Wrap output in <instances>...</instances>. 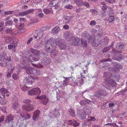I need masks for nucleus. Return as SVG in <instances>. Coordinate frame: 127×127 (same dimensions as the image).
I'll use <instances>...</instances> for the list:
<instances>
[{
    "label": "nucleus",
    "instance_id": "f257e3e1",
    "mask_svg": "<svg viewBox=\"0 0 127 127\" xmlns=\"http://www.w3.org/2000/svg\"><path fill=\"white\" fill-rule=\"evenodd\" d=\"M31 51L32 54H27L26 56L21 57V61H24V60H25L27 63H31L33 61L32 59L35 61H37L39 59V57L44 56V54L42 50L37 51V50L33 48H32Z\"/></svg>",
    "mask_w": 127,
    "mask_h": 127
},
{
    "label": "nucleus",
    "instance_id": "f03ea898",
    "mask_svg": "<svg viewBox=\"0 0 127 127\" xmlns=\"http://www.w3.org/2000/svg\"><path fill=\"white\" fill-rule=\"evenodd\" d=\"M56 47L55 39L51 38L46 41L44 46L45 49L48 52H51V50L52 48L55 49Z\"/></svg>",
    "mask_w": 127,
    "mask_h": 127
},
{
    "label": "nucleus",
    "instance_id": "7ed1b4c3",
    "mask_svg": "<svg viewBox=\"0 0 127 127\" xmlns=\"http://www.w3.org/2000/svg\"><path fill=\"white\" fill-rule=\"evenodd\" d=\"M55 40L56 45H57L60 49H64L66 48V44L63 40L60 39H55Z\"/></svg>",
    "mask_w": 127,
    "mask_h": 127
},
{
    "label": "nucleus",
    "instance_id": "20e7f679",
    "mask_svg": "<svg viewBox=\"0 0 127 127\" xmlns=\"http://www.w3.org/2000/svg\"><path fill=\"white\" fill-rule=\"evenodd\" d=\"M7 56L5 52H2L0 55V65L2 67L5 66L6 65V62L7 61Z\"/></svg>",
    "mask_w": 127,
    "mask_h": 127
},
{
    "label": "nucleus",
    "instance_id": "39448f33",
    "mask_svg": "<svg viewBox=\"0 0 127 127\" xmlns=\"http://www.w3.org/2000/svg\"><path fill=\"white\" fill-rule=\"evenodd\" d=\"M49 117L50 119H54V118H57L60 116V114L57 110H55L50 112L49 115Z\"/></svg>",
    "mask_w": 127,
    "mask_h": 127
},
{
    "label": "nucleus",
    "instance_id": "423d86ee",
    "mask_svg": "<svg viewBox=\"0 0 127 127\" xmlns=\"http://www.w3.org/2000/svg\"><path fill=\"white\" fill-rule=\"evenodd\" d=\"M41 92V91L38 88H33L29 91L28 95H39Z\"/></svg>",
    "mask_w": 127,
    "mask_h": 127
},
{
    "label": "nucleus",
    "instance_id": "0eeeda50",
    "mask_svg": "<svg viewBox=\"0 0 127 127\" xmlns=\"http://www.w3.org/2000/svg\"><path fill=\"white\" fill-rule=\"evenodd\" d=\"M105 83H106L105 86L106 88L110 90L112 89V87L115 86L117 85L116 82L110 79L108 82H105Z\"/></svg>",
    "mask_w": 127,
    "mask_h": 127
},
{
    "label": "nucleus",
    "instance_id": "6e6552de",
    "mask_svg": "<svg viewBox=\"0 0 127 127\" xmlns=\"http://www.w3.org/2000/svg\"><path fill=\"white\" fill-rule=\"evenodd\" d=\"M22 60H21V61L22 64L24 65V66H21L19 65H18L16 68V71L17 72H19L23 68H25L27 66V64L28 65V66H29V64L28 63L26 62L25 60H24V61L22 62L21 61Z\"/></svg>",
    "mask_w": 127,
    "mask_h": 127
},
{
    "label": "nucleus",
    "instance_id": "1a4fd4ad",
    "mask_svg": "<svg viewBox=\"0 0 127 127\" xmlns=\"http://www.w3.org/2000/svg\"><path fill=\"white\" fill-rule=\"evenodd\" d=\"M34 81L33 77L30 76L25 79L23 80L24 83L27 85H32Z\"/></svg>",
    "mask_w": 127,
    "mask_h": 127
},
{
    "label": "nucleus",
    "instance_id": "9d476101",
    "mask_svg": "<svg viewBox=\"0 0 127 127\" xmlns=\"http://www.w3.org/2000/svg\"><path fill=\"white\" fill-rule=\"evenodd\" d=\"M35 33H36L33 36V37L37 39L41 38L44 34V32L42 30L36 31Z\"/></svg>",
    "mask_w": 127,
    "mask_h": 127
},
{
    "label": "nucleus",
    "instance_id": "9b49d317",
    "mask_svg": "<svg viewBox=\"0 0 127 127\" xmlns=\"http://www.w3.org/2000/svg\"><path fill=\"white\" fill-rule=\"evenodd\" d=\"M36 98L41 100L42 103L44 105L46 104L48 101V98L45 95H41L39 96H38Z\"/></svg>",
    "mask_w": 127,
    "mask_h": 127
},
{
    "label": "nucleus",
    "instance_id": "f8f14e48",
    "mask_svg": "<svg viewBox=\"0 0 127 127\" xmlns=\"http://www.w3.org/2000/svg\"><path fill=\"white\" fill-rule=\"evenodd\" d=\"M73 36V34L68 32H65L64 35V37L65 39L68 41H72Z\"/></svg>",
    "mask_w": 127,
    "mask_h": 127
},
{
    "label": "nucleus",
    "instance_id": "ddd939ff",
    "mask_svg": "<svg viewBox=\"0 0 127 127\" xmlns=\"http://www.w3.org/2000/svg\"><path fill=\"white\" fill-rule=\"evenodd\" d=\"M83 78H85L84 76L82 75V74H81V77H78L76 79L75 83L78 86L82 85L83 83Z\"/></svg>",
    "mask_w": 127,
    "mask_h": 127
},
{
    "label": "nucleus",
    "instance_id": "4468645a",
    "mask_svg": "<svg viewBox=\"0 0 127 127\" xmlns=\"http://www.w3.org/2000/svg\"><path fill=\"white\" fill-rule=\"evenodd\" d=\"M71 42L72 44L74 46L77 45L79 44L81 41V39L79 38L73 37Z\"/></svg>",
    "mask_w": 127,
    "mask_h": 127
},
{
    "label": "nucleus",
    "instance_id": "2eb2a0df",
    "mask_svg": "<svg viewBox=\"0 0 127 127\" xmlns=\"http://www.w3.org/2000/svg\"><path fill=\"white\" fill-rule=\"evenodd\" d=\"M63 18L64 19L63 20V22L64 24H66L69 22L72 18L71 16H69L67 15H64L63 16Z\"/></svg>",
    "mask_w": 127,
    "mask_h": 127
},
{
    "label": "nucleus",
    "instance_id": "dca6fc26",
    "mask_svg": "<svg viewBox=\"0 0 127 127\" xmlns=\"http://www.w3.org/2000/svg\"><path fill=\"white\" fill-rule=\"evenodd\" d=\"M22 108L23 109L26 110L28 111H29L33 110L34 109L33 106L29 105L28 106H27L26 104L22 106Z\"/></svg>",
    "mask_w": 127,
    "mask_h": 127
},
{
    "label": "nucleus",
    "instance_id": "f3484780",
    "mask_svg": "<svg viewBox=\"0 0 127 127\" xmlns=\"http://www.w3.org/2000/svg\"><path fill=\"white\" fill-rule=\"evenodd\" d=\"M14 118V117L11 114H9L6 117L5 122L6 123H9L11 121H13Z\"/></svg>",
    "mask_w": 127,
    "mask_h": 127
},
{
    "label": "nucleus",
    "instance_id": "a211bd4d",
    "mask_svg": "<svg viewBox=\"0 0 127 127\" xmlns=\"http://www.w3.org/2000/svg\"><path fill=\"white\" fill-rule=\"evenodd\" d=\"M106 94V92L104 90H101L99 92H96L95 96L96 97H99L101 95L104 96Z\"/></svg>",
    "mask_w": 127,
    "mask_h": 127
},
{
    "label": "nucleus",
    "instance_id": "6ab92c4d",
    "mask_svg": "<svg viewBox=\"0 0 127 127\" xmlns=\"http://www.w3.org/2000/svg\"><path fill=\"white\" fill-rule=\"evenodd\" d=\"M51 62V60L48 58H45L41 61V64L44 65H47Z\"/></svg>",
    "mask_w": 127,
    "mask_h": 127
},
{
    "label": "nucleus",
    "instance_id": "aec40b11",
    "mask_svg": "<svg viewBox=\"0 0 127 127\" xmlns=\"http://www.w3.org/2000/svg\"><path fill=\"white\" fill-rule=\"evenodd\" d=\"M8 39H9V41H7V43H12L14 44H17V40L14 38L12 36H8Z\"/></svg>",
    "mask_w": 127,
    "mask_h": 127
},
{
    "label": "nucleus",
    "instance_id": "412c9836",
    "mask_svg": "<svg viewBox=\"0 0 127 127\" xmlns=\"http://www.w3.org/2000/svg\"><path fill=\"white\" fill-rule=\"evenodd\" d=\"M40 111L38 110H36L34 113L33 117V119L36 120L38 118L40 114Z\"/></svg>",
    "mask_w": 127,
    "mask_h": 127
},
{
    "label": "nucleus",
    "instance_id": "4be33fe9",
    "mask_svg": "<svg viewBox=\"0 0 127 127\" xmlns=\"http://www.w3.org/2000/svg\"><path fill=\"white\" fill-rule=\"evenodd\" d=\"M60 2H58V3H50L49 5V6H54L55 8L58 10L60 9L61 7V6L59 4Z\"/></svg>",
    "mask_w": 127,
    "mask_h": 127
},
{
    "label": "nucleus",
    "instance_id": "5701e85b",
    "mask_svg": "<svg viewBox=\"0 0 127 127\" xmlns=\"http://www.w3.org/2000/svg\"><path fill=\"white\" fill-rule=\"evenodd\" d=\"M68 123L70 125H73L74 127L77 126L79 124V123L77 121L74 120H69Z\"/></svg>",
    "mask_w": 127,
    "mask_h": 127
},
{
    "label": "nucleus",
    "instance_id": "b1692460",
    "mask_svg": "<svg viewBox=\"0 0 127 127\" xmlns=\"http://www.w3.org/2000/svg\"><path fill=\"white\" fill-rule=\"evenodd\" d=\"M40 74V72L37 68H34L32 75L35 76H39Z\"/></svg>",
    "mask_w": 127,
    "mask_h": 127
},
{
    "label": "nucleus",
    "instance_id": "393cba45",
    "mask_svg": "<svg viewBox=\"0 0 127 127\" xmlns=\"http://www.w3.org/2000/svg\"><path fill=\"white\" fill-rule=\"evenodd\" d=\"M60 29L58 27H56L53 29H52V32L54 34H56L58 33L60 31Z\"/></svg>",
    "mask_w": 127,
    "mask_h": 127
},
{
    "label": "nucleus",
    "instance_id": "a878e982",
    "mask_svg": "<svg viewBox=\"0 0 127 127\" xmlns=\"http://www.w3.org/2000/svg\"><path fill=\"white\" fill-rule=\"evenodd\" d=\"M20 115L22 117L21 118H22L23 120L29 119L31 117L30 115L29 114H27L25 115L23 114H20Z\"/></svg>",
    "mask_w": 127,
    "mask_h": 127
},
{
    "label": "nucleus",
    "instance_id": "bb28decb",
    "mask_svg": "<svg viewBox=\"0 0 127 127\" xmlns=\"http://www.w3.org/2000/svg\"><path fill=\"white\" fill-rule=\"evenodd\" d=\"M109 39L106 37H103L101 40L100 42L102 43L107 45L108 43Z\"/></svg>",
    "mask_w": 127,
    "mask_h": 127
},
{
    "label": "nucleus",
    "instance_id": "cd10ccee",
    "mask_svg": "<svg viewBox=\"0 0 127 127\" xmlns=\"http://www.w3.org/2000/svg\"><path fill=\"white\" fill-rule=\"evenodd\" d=\"M26 71L28 74H32L34 68L31 67L26 68Z\"/></svg>",
    "mask_w": 127,
    "mask_h": 127
},
{
    "label": "nucleus",
    "instance_id": "c85d7f7f",
    "mask_svg": "<svg viewBox=\"0 0 127 127\" xmlns=\"http://www.w3.org/2000/svg\"><path fill=\"white\" fill-rule=\"evenodd\" d=\"M0 94H1L3 95L4 96H5V95L8 93V92L7 90L5 88H2L0 90Z\"/></svg>",
    "mask_w": 127,
    "mask_h": 127
},
{
    "label": "nucleus",
    "instance_id": "c756f323",
    "mask_svg": "<svg viewBox=\"0 0 127 127\" xmlns=\"http://www.w3.org/2000/svg\"><path fill=\"white\" fill-rule=\"evenodd\" d=\"M12 106L14 110H16L19 108L18 103L17 102H14L12 105Z\"/></svg>",
    "mask_w": 127,
    "mask_h": 127
},
{
    "label": "nucleus",
    "instance_id": "7c9ffc66",
    "mask_svg": "<svg viewBox=\"0 0 127 127\" xmlns=\"http://www.w3.org/2000/svg\"><path fill=\"white\" fill-rule=\"evenodd\" d=\"M75 2L78 6H81L82 5L83 2L82 1L80 0H75Z\"/></svg>",
    "mask_w": 127,
    "mask_h": 127
},
{
    "label": "nucleus",
    "instance_id": "2f4dec72",
    "mask_svg": "<svg viewBox=\"0 0 127 127\" xmlns=\"http://www.w3.org/2000/svg\"><path fill=\"white\" fill-rule=\"evenodd\" d=\"M108 13L109 16H113V12L111 7L108 8Z\"/></svg>",
    "mask_w": 127,
    "mask_h": 127
},
{
    "label": "nucleus",
    "instance_id": "473e14b6",
    "mask_svg": "<svg viewBox=\"0 0 127 127\" xmlns=\"http://www.w3.org/2000/svg\"><path fill=\"white\" fill-rule=\"evenodd\" d=\"M81 44L83 47H86L87 45V41L84 39L81 40Z\"/></svg>",
    "mask_w": 127,
    "mask_h": 127
},
{
    "label": "nucleus",
    "instance_id": "72a5a7b5",
    "mask_svg": "<svg viewBox=\"0 0 127 127\" xmlns=\"http://www.w3.org/2000/svg\"><path fill=\"white\" fill-rule=\"evenodd\" d=\"M51 51V52H50V53H52V55H53L54 56H57L58 54V52L56 50H55V49L52 48Z\"/></svg>",
    "mask_w": 127,
    "mask_h": 127
},
{
    "label": "nucleus",
    "instance_id": "f704fd0d",
    "mask_svg": "<svg viewBox=\"0 0 127 127\" xmlns=\"http://www.w3.org/2000/svg\"><path fill=\"white\" fill-rule=\"evenodd\" d=\"M99 44L97 40L95 39L92 43V45L93 46H98Z\"/></svg>",
    "mask_w": 127,
    "mask_h": 127
},
{
    "label": "nucleus",
    "instance_id": "c9c22d12",
    "mask_svg": "<svg viewBox=\"0 0 127 127\" xmlns=\"http://www.w3.org/2000/svg\"><path fill=\"white\" fill-rule=\"evenodd\" d=\"M82 34L83 36L84 37L87 38L89 36L88 32L87 31H85L83 32Z\"/></svg>",
    "mask_w": 127,
    "mask_h": 127
},
{
    "label": "nucleus",
    "instance_id": "e433bc0d",
    "mask_svg": "<svg viewBox=\"0 0 127 127\" xmlns=\"http://www.w3.org/2000/svg\"><path fill=\"white\" fill-rule=\"evenodd\" d=\"M12 65L11 63L7 62L6 63V64L5 66L8 69H11L12 68Z\"/></svg>",
    "mask_w": 127,
    "mask_h": 127
},
{
    "label": "nucleus",
    "instance_id": "4c0bfd02",
    "mask_svg": "<svg viewBox=\"0 0 127 127\" xmlns=\"http://www.w3.org/2000/svg\"><path fill=\"white\" fill-rule=\"evenodd\" d=\"M88 103H89L86 100H81L80 101V104L81 105H86Z\"/></svg>",
    "mask_w": 127,
    "mask_h": 127
},
{
    "label": "nucleus",
    "instance_id": "58836bf2",
    "mask_svg": "<svg viewBox=\"0 0 127 127\" xmlns=\"http://www.w3.org/2000/svg\"><path fill=\"white\" fill-rule=\"evenodd\" d=\"M69 112L70 113V115L72 116H74L75 115V113L74 111L72 109L70 108L69 110Z\"/></svg>",
    "mask_w": 127,
    "mask_h": 127
},
{
    "label": "nucleus",
    "instance_id": "ea45409f",
    "mask_svg": "<svg viewBox=\"0 0 127 127\" xmlns=\"http://www.w3.org/2000/svg\"><path fill=\"white\" fill-rule=\"evenodd\" d=\"M68 80L65 79L63 81V83L62 84V86H65L69 84V83L68 82Z\"/></svg>",
    "mask_w": 127,
    "mask_h": 127
},
{
    "label": "nucleus",
    "instance_id": "a19ab883",
    "mask_svg": "<svg viewBox=\"0 0 127 127\" xmlns=\"http://www.w3.org/2000/svg\"><path fill=\"white\" fill-rule=\"evenodd\" d=\"M110 16L108 18V21L109 22H111L114 20L113 16Z\"/></svg>",
    "mask_w": 127,
    "mask_h": 127
},
{
    "label": "nucleus",
    "instance_id": "79ce46f5",
    "mask_svg": "<svg viewBox=\"0 0 127 127\" xmlns=\"http://www.w3.org/2000/svg\"><path fill=\"white\" fill-rule=\"evenodd\" d=\"M24 103L27 104V106H28L30 105V103H31V101L29 99H25L23 101Z\"/></svg>",
    "mask_w": 127,
    "mask_h": 127
},
{
    "label": "nucleus",
    "instance_id": "37998d69",
    "mask_svg": "<svg viewBox=\"0 0 127 127\" xmlns=\"http://www.w3.org/2000/svg\"><path fill=\"white\" fill-rule=\"evenodd\" d=\"M13 78L15 80H17L19 77L18 73L17 74L16 73H14L12 75Z\"/></svg>",
    "mask_w": 127,
    "mask_h": 127
},
{
    "label": "nucleus",
    "instance_id": "c03bdc74",
    "mask_svg": "<svg viewBox=\"0 0 127 127\" xmlns=\"http://www.w3.org/2000/svg\"><path fill=\"white\" fill-rule=\"evenodd\" d=\"M95 38L93 36H90L88 39V42H93L95 40L94 39Z\"/></svg>",
    "mask_w": 127,
    "mask_h": 127
},
{
    "label": "nucleus",
    "instance_id": "a18cd8bd",
    "mask_svg": "<svg viewBox=\"0 0 127 127\" xmlns=\"http://www.w3.org/2000/svg\"><path fill=\"white\" fill-rule=\"evenodd\" d=\"M43 11L45 13L48 14L50 13L51 11L47 9H44L43 10Z\"/></svg>",
    "mask_w": 127,
    "mask_h": 127
},
{
    "label": "nucleus",
    "instance_id": "49530a36",
    "mask_svg": "<svg viewBox=\"0 0 127 127\" xmlns=\"http://www.w3.org/2000/svg\"><path fill=\"white\" fill-rule=\"evenodd\" d=\"M65 7L68 9H72L73 8L72 5L69 4L66 5L65 6Z\"/></svg>",
    "mask_w": 127,
    "mask_h": 127
},
{
    "label": "nucleus",
    "instance_id": "de8ad7c7",
    "mask_svg": "<svg viewBox=\"0 0 127 127\" xmlns=\"http://www.w3.org/2000/svg\"><path fill=\"white\" fill-rule=\"evenodd\" d=\"M100 15L102 17H105L106 16V12L104 11L101 12L100 14Z\"/></svg>",
    "mask_w": 127,
    "mask_h": 127
},
{
    "label": "nucleus",
    "instance_id": "09e8293b",
    "mask_svg": "<svg viewBox=\"0 0 127 127\" xmlns=\"http://www.w3.org/2000/svg\"><path fill=\"white\" fill-rule=\"evenodd\" d=\"M96 22L94 20H92L91 22L90 25L91 26H93L95 25L96 24Z\"/></svg>",
    "mask_w": 127,
    "mask_h": 127
},
{
    "label": "nucleus",
    "instance_id": "8fccbe9b",
    "mask_svg": "<svg viewBox=\"0 0 127 127\" xmlns=\"http://www.w3.org/2000/svg\"><path fill=\"white\" fill-rule=\"evenodd\" d=\"M26 30V28L24 27L21 28L19 30V31H20V32H21V33L23 32H24Z\"/></svg>",
    "mask_w": 127,
    "mask_h": 127
},
{
    "label": "nucleus",
    "instance_id": "3c124183",
    "mask_svg": "<svg viewBox=\"0 0 127 127\" xmlns=\"http://www.w3.org/2000/svg\"><path fill=\"white\" fill-rule=\"evenodd\" d=\"M12 23V21L11 20H9L5 23V24L7 25H11Z\"/></svg>",
    "mask_w": 127,
    "mask_h": 127
},
{
    "label": "nucleus",
    "instance_id": "603ef678",
    "mask_svg": "<svg viewBox=\"0 0 127 127\" xmlns=\"http://www.w3.org/2000/svg\"><path fill=\"white\" fill-rule=\"evenodd\" d=\"M90 110L89 109H87L86 111H84V113L86 114H89L91 112Z\"/></svg>",
    "mask_w": 127,
    "mask_h": 127
},
{
    "label": "nucleus",
    "instance_id": "864d4df0",
    "mask_svg": "<svg viewBox=\"0 0 127 127\" xmlns=\"http://www.w3.org/2000/svg\"><path fill=\"white\" fill-rule=\"evenodd\" d=\"M21 33V32H20V31L19 30L18 31H16L14 33L13 35H17Z\"/></svg>",
    "mask_w": 127,
    "mask_h": 127
},
{
    "label": "nucleus",
    "instance_id": "5fc2aeb1",
    "mask_svg": "<svg viewBox=\"0 0 127 127\" xmlns=\"http://www.w3.org/2000/svg\"><path fill=\"white\" fill-rule=\"evenodd\" d=\"M115 125H116V123H109L106 124L105 125H107L109 126L112 127L113 126H115Z\"/></svg>",
    "mask_w": 127,
    "mask_h": 127
},
{
    "label": "nucleus",
    "instance_id": "6e6d98bb",
    "mask_svg": "<svg viewBox=\"0 0 127 127\" xmlns=\"http://www.w3.org/2000/svg\"><path fill=\"white\" fill-rule=\"evenodd\" d=\"M61 0H53L52 2H50V3L53 4L52 3H58V2H60Z\"/></svg>",
    "mask_w": 127,
    "mask_h": 127
},
{
    "label": "nucleus",
    "instance_id": "4d7b16f0",
    "mask_svg": "<svg viewBox=\"0 0 127 127\" xmlns=\"http://www.w3.org/2000/svg\"><path fill=\"white\" fill-rule=\"evenodd\" d=\"M110 49L109 47H106L102 50L103 52H105L109 50Z\"/></svg>",
    "mask_w": 127,
    "mask_h": 127
},
{
    "label": "nucleus",
    "instance_id": "13d9d810",
    "mask_svg": "<svg viewBox=\"0 0 127 127\" xmlns=\"http://www.w3.org/2000/svg\"><path fill=\"white\" fill-rule=\"evenodd\" d=\"M108 7L106 5H103L102 7V9L103 10H106Z\"/></svg>",
    "mask_w": 127,
    "mask_h": 127
},
{
    "label": "nucleus",
    "instance_id": "bf43d9fd",
    "mask_svg": "<svg viewBox=\"0 0 127 127\" xmlns=\"http://www.w3.org/2000/svg\"><path fill=\"white\" fill-rule=\"evenodd\" d=\"M28 87L27 86H24L21 87V89L23 91H26L27 90V88Z\"/></svg>",
    "mask_w": 127,
    "mask_h": 127
},
{
    "label": "nucleus",
    "instance_id": "052dcab7",
    "mask_svg": "<svg viewBox=\"0 0 127 127\" xmlns=\"http://www.w3.org/2000/svg\"><path fill=\"white\" fill-rule=\"evenodd\" d=\"M12 31L11 29H9L6 30V32L7 33H8L11 32Z\"/></svg>",
    "mask_w": 127,
    "mask_h": 127
},
{
    "label": "nucleus",
    "instance_id": "680f3d73",
    "mask_svg": "<svg viewBox=\"0 0 127 127\" xmlns=\"http://www.w3.org/2000/svg\"><path fill=\"white\" fill-rule=\"evenodd\" d=\"M83 4L84 5L86 6L87 7H89L90 6V5L87 2H84L83 3Z\"/></svg>",
    "mask_w": 127,
    "mask_h": 127
},
{
    "label": "nucleus",
    "instance_id": "e2e57ef3",
    "mask_svg": "<svg viewBox=\"0 0 127 127\" xmlns=\"http://www.w3.org/2000/svg\"><path fill=\"white\" fill-rule=\"evenodd\" d=\"M105 1L110 3H112L114 2V0H105Z\"/></svg>",
    "mask_w": 127,
    "mask_h": 127
},
{
    "label": "nucleus",
    "instance_id": "0e129e2a",
    "mask_svg": "<svg viewBox=\"0 0 127 127\" xmlns=\"http://www.w3.org/2000/svg\"><path fill=\"white\" fill-rule=\"evenodd\" d=\"M64 28L66 30H68L69 28V26L67 25H65L64 26H63Z\"/></svg>",
    "mask_w": 127,
    "mask_h": 127
},
{
    "label": "nucleus",
    "instance_id": "69168bd1",
    "mask_svg": "<svg viewBox=\"0 0 127 127\" xmlns=\"http://www.w3.org/2000/svg\"><path fill=\"white\" fill-rule=\"evenodd\" d=\"M14 47V46L13 45L10 44L8 45V48L9 49H12Z\"/></svg>",
    "mask_w": 127,
    "mask_h": 127
},
{
    "label": "nucleus",
    "instance_id": "338daca9",
    "mask_svg": "<svg viewBox=\"0 0 127 127\" xmlns=\"http://www.w3.org/2000/svg\"><path fill=\"white\" fill-rule=\"evenodd\" d=\"M110 73L109 72H105L104 73V76H105V77L107 78V76H108L109 75H110Z\"/></svg>",
    "mask_w": 127,
    "mask_h": 127
},
{
    "label": "nucleus",
    "instance_id": "774afa93",
    "mask_svg": "<svg viewBox=\"0 0 127 127\" xmlns=\"http://www.w3.org/2000/svg\"><path fill=\"white\" fill-rule=\"evenodd\" d=\"M4 25V22L2 20H0V26L2 27Z\"/></svg>",
    "mask_w": 127,
    "mask_h": 127
}]
</instances>
